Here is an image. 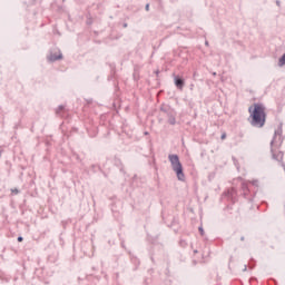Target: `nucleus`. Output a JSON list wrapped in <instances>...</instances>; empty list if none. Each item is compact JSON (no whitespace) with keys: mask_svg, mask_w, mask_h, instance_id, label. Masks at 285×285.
<instances>
[{"mask_svg":"<svg viewBox=\"0 0 285 285\" xmlns=\"http://www.w3.org/2000/svg\"><path fill=\"white\" fill-rule=\"evenodd\" d=\"M248 121L253 128H264L266 126V106L262 102H255L248 107Z\"/></svg>","mask_w":285,"mask_h":285,"instance_id":"obj_1","label":"nucleus"},{"mask_svg":"<svg viewBox=\"0 0 285 285\" xmlns=\"http://www.w3.org/2000/svg\"><path fill=\"white\" fill-rule=\"evenodd\" d=\"M276 146L279 148L282 144H284V137L282 136V127H279L277 130L274 132V137L271 141V153H272V158L275 159V161H282L284 159V151H278L277 154L275 153V148L273 146Z\"/></svg>","mask_w":285,"mask_h":285,"instance_id":"obj_2","label":"nucleus"},{"mask_svg":"<svg viewBox=\"0 0 285 285\" xmlns=\"http://www.w3.org/2000/svg\"><path fill=\"white\" fill-rule=\"evenodd\" d=\"M168 159L171 164V169L176 173L178 181H186V174H184V165H181V160H179V155L170 154Z\"/></svg>","mask_w":285,"mask_h":285,"instance_id":"obj_3","label":"nucleus"},{"mask_svg":"<svg viewBox=\"0 0 285 285\" xmlns=\"http://www.w3.org/2000/svg\"><path fill=\"white\" fill-rule=\"evenodd\" d=\"M223 197L230 202V204L237 203V190L235 188H229L223 193Z\"/></svg>","mask_w":285,"mask_h":285,"instance_id":"obj_4","label":"nucleus"},{"mask_svg":"<svg viewBox=\"0 0 285 285\" xmlns=\"http://www.w3.org/2000/svg\"><path fill=\"white\" fill-rule=\"evenodd\" d=\"M47 59L50 63H55V61H61V59H63V53H61L60 49L55 48L53 51H50L47 56Z\"/></svg>","mask_w":285,"mask_h":285,"instance_id":"obj_5","label":"nucleus"},{"mask_svg":"<svg viewBox=\"0 0 285 285\" xmlns=\"http://www.w3.org/2000/svg\"><path fill=\"white\" fill-rule=\"evenodd\" d=\"M109 68H110V75L108 76L107 80L114 81L115 88L118 89L119 85L117 83V81H115L117 79V65H115V62H110Z\"/></svg>","mask_w":285,"mask_h":285,"instance_id":"obj_6","label":"nucleus"},{"mask_svg":"<svg viewBox=\"0 0 285 285\" xmlns=\"http://www.w3.org/2000/svg\"><path fill=\"white\" fill-rule=\"evenodd\" d=\"M174 77V86L177 88V90H184V87L186 86V79L184 76L180 75H173Z\"/></svg>","mask_w":285,"mask_h":285,"instance_id":"obj_7","label":"nucleus"},{"mask_svg":"<svg viewBox=\"0 0 285 285\" xmlns=\"http://www.w3.org/2000/svg\"><path fill=\"white\" fill-rule=\"evenodd\" d=\"M114 166H116V168H119V171L122 173V175H126V170L124 169V163L117 156L114 157Z\"/></svg>","mask_w":285,"mask_h":285,"instance_id":"obj_8","label":"nucleus"},{"mask_svg":"<svg viewBox=\"0 0 285 285\" xmlns=\"http://www.w3.org/2000/svg\"><path fill=\"white\" fill-rule=\"evenodd\" d=\"M68 110L66 109V106L59 105L58 108L56 109V115L58 117H66Z\"/></svg>","mask_w":285,"mask_h":285,"instance_id":"obj_9","label":"nucleus"},{"mask_svg":"<svg viewBox=\"0 0 285 285\" xmlns=\"http://www.w3.org/2000/svg\"><path fill=\"white\" fill-rule=\"evenodd\" d=\"M59 259V252L55 250L52 254L48 255L47 261L49 264H55Z\"/></svg>","mask_w":285,"mask_h":285,"instance_id":"obj_10","label":"nucleus"},{"mask_svg":"<svg viewBox=\"0 0 285 285\" xmlns=\"http://www.w3.org/2000/svg\"><path fill=\"white\" fill-rule=\"evenodd\" d=\"M87 132H88L89 137H91V139L97 137V135H99V130L97 127L87 128Z\"/></svg>","mask_w":285,"mask_h":285,"instance_id":"obj_11","label":"nucleus"},{"mask_svg":"<svg viewBox=\"0 0 285 285\" xmlns=\"http://www.w3.org/2000/svg\"><path fill=\"white\" fill-rule=\"evenodd\" d=\"M131 259V264H134V271H137L141 264V262L139 261V258H137V256L131 255L130 256Z\"/></svg>","mask_w":285,"mask_h":285,"instance_id":"obj_12","label":"nucleus"},{"mask_svg":"<svg viewBox=\"0 0 285 285\" xmlns=\"http://www.w3.org/2000/svg\"><path fill=\"white\" fill-rule=\"evenodd\" d=\"M242 188H243V195L246 199H248V195L250 194V189L248 188L247 183H242Z\"/></svg>","mask_w":285,"mask_h":285,"instance_id":"obj_13","label":"nucleus"},{"mask_svg":"<svg viewBox=\"0 0 285 285\" xmlns=\"http://www.w3.org/2000/svg\"><path fill=\"white\" fill-rule=\"evenodd\" d=\"M167 117H168V124L170 126H175V124H177V119L175 118V115L171 114H167Z\"/></svg>","mask_w":285,"mask_h":285,"instance_id":"obj_14","label":"nucleus"},{"mask_svg":"<svg viewBox=\"0 0 285 285\" xmlns=\"http://www.w3.org/2000/svg\"><path fill=\"white\" fill-rule=\"evenodd\" d=\"M168 110H170V106L164 104L160 106V112H165V115H168L170 114Z\"/></svg>","mask_w":285,"mask_h":285,"instance_id":"obj_15","label":"nucleus"},{"mask_svg":"<svg viewBox=\"0 0 285 285\" xmlns=\"http://www.w3.org/2000/svg\"><path fill=\"white\" fill-rule=\"evenodd\" d=\"M97 170L102 171V170H101V166H99V165H91V171H92V173H97Z\"/></svg>","mask_w":285,"mask_h":285,"instance_id":"obj_16","label":"nucleus"},{"mask_svg":"<svg viewBox=\"0 0 285 285\" xmlns=\"http://www.w3.org/2000/svg\"><path fill=\"white\" fill-rule=\"evenodd\" d=\"M255 264H257V261L255 258L249 259V268H255Z\"/></svg>","mask_w":285,"mask_h":285,"instance_id":"obj_17","label":"nucleus"},{"mask_svg":"<svg viewBox=\"0 0 285 285\" xmlns=\"http://www.w3.org/2000/svg\"><path fill=\"white\" fill-rule=\"evenodd\" d=\"M232 159L234 161V166L237 168V170H239V161L237 160V158L233 157Z\"/></svg>","mask_w":285,"mask_h":285,"instance_id":"obj_18","label":"nucleus"},{"mask_svg":"<svg viewBox=\"0 0 285 285\" xmlns=\"http://www.w3.org/2000/svg\"><path fill=\"white\" fill-rule=\"evenodd\" d=\"M198 232H199V235H200L202 237H204V235L206 234V232H204V227H203V226H199V227H198Z\"/></svg>","mask_w":285,"mask_h":285,"instance_id":"obj_19","label":"nucleus"},{"mask_svg":"<svg viewBox=\"0 0 285 285\" xmlns=\"http://www.w3.org/2000/svg\"><path fill=\"white\" fill-rule=\"evenodd\" d=\"M268 285H277V281L275 278H269Z\"/></svg>","mask_w":285,"mask_h":285,"instance_id":"obj_20","label":"nucleus"},{"mask_svg":"<svg viewBox=\"0 0 285 285\" xmlns=\"http://www.w3.org/2000/svg\"><path fill=\"white\" fill-rule=\"evenodd\" d=\"M11 193H12V195H19V193H21V190H19V188H12Z\"/></svg>","mask_w":285,"mask_h":285,"instance_id":"obj_21","label":"nucleus"},{"mask_svg":"<svg viewBox=\"0 0 285 285\" xmlns=\"http://www.w3.org/2000/svg\"><path fill=\"white\" fill-rule=\"evenodd\" d=\"M179 245L183 247V248H186V246H188V244L186 243V240L181 239L179 242Z\"/></svg>","mask_w":285,"mask_h":285,"instance_id":"obj_22","label":"nucleus"},{"mask_svg":"<svg viewBox=\"0 0 285 285\" xmlns=\"http://www.w3.org/2000/svg\"><path fill=\"white\" fill-rule=\"evenodd\" d=\"M215 179V173H210L209 175H208V181H212V180H214Z\"/></svg>","mask_w":285,"mask_h":285,"instance_id":"obj_23","label":"nucleus"},{"mask_svg":"<svg viewBox=\"0 0 285 285\" xmlns=\"http://www.w3.org/2000/svg\"><path fill=\"white\" fill-rule=\"evenodd\" d=\"M92 101H94L92 98H87V99H86V104H87L88 106L92 105Z\"/></svg>","mask_w":285,"mask_h":285,"instance_id":"obj_24","label":"nucleus"},{"mask_svg":"<svg viewBox=\"0 0 285 285\" xmlns=\"http://www.w3.org/2000/svg\"><path fill=\"white\" fill-rule=\"evenodd\" d=\"M224 210H233V206L232 205H227Z\"/></svg>","mask_w":285,"mask_h":285,"instance_id":"obj_25","label":"nucleus"},{"mask_svg":"<svg viewBox=\"0 0 285 285\" xmlns=\"http://www.w3.org/2000/svg\"><path fill=\"white\" fill-rule=\"evenodd\" d=\"M147 273H148V275H153V273H155V269H154V268H149V269L147 271Z\"/></svg>","mask_w":285,"mask_h":285,"instance_id":"obj_26","label":"nucleus"},{"mask_svg":"<svg viewBox=\"0 0 285 285\" xmlns=\"http://www.w3.org/2000/svg\"><path fill=\"white\" fill-rule=\"evenodd\" d=\"M17 242L19 243L23 242V236H18Z\"/></svg>","mask_w":285,"mask_h":285,"instance_id":"obj_27","label":"nucleus"},{"mask_svg":"<svg viewBox=\"0 0 285 285\" xmlns=\"http://www.w3.org/2000/svg\"><path fill=\"white\" fill-rule=\"evenodd\" d=\"M145 10L148 12V10H150V4L149 3H147L146 6H145Z\"/></svg>","mask_w":285,"mask_h":285,"instance_id":"obj_28","label":"nucleus"},{"mask_svg":"<svg viewBox=\"0 0 285 285\" xmlns=\"http://www.w3.org/2000/svg\"><path fill=\"white\" fill-rule=\"evenodd\" d=\"M6 165L9 166V168L12 167V164L10 161H8V160L6 161Z\"/></svg>","mask_w":285,"mask_h":285,"instance_id":"obj_29","label":"nucleus"},{"mask_svg":"<svg viewBox=\"0 0 285 285\" xmlns=\"http://www.w3.org/2000/svg\"><path fill=\"white\" fill-rule=\"evenodd\" d=\"M76 159H77V161L81 163V157H79V155H76Z\"/></svg>","mask_w":285,"mask_h":285,"instance_id":"obj_30","label":"nucleus"},{"mask_svg":"<svg viewBox=\"0 0 285 285\" xmlns=\"http://www.w3.org/2000/svg\"><path fill=\"white\" fill-rule=\"evenodd\" d=\"M248 271V266H244L243 273H246Z\"/></svg>","mask_w":285,"mask_h":285,"instance_id":"obj_31","label":"nucleus"},{"mask_svg":"<svg viewBox=\"0 0 285 285\" xmlns=\"http://www.w3.org/2000/svg\"><path fill=\"white\" fill-rule=\"evenodd\" d=\"M150 261L153 262V264H155V256H150Z\"/></svg>","mask_w":285,"mask_h":285,"instance_id":"obj_32","label":"nucleus"},{"mask_svg":"<svg viewBox=\"0 0 285 285\" xmlns=\"http://www.w3.org/2000/svg\"><path fill=\"white\" fill-rule=\"evenodd\" d=\"M245 240H246V237L240 236V242H245Z\"/></svg>","mask_w":285,"mask_h":285,"instance_id":"obj_33","label":"nucleus"},{"mask_svg":"<svg viewBox=\"0 0 285 285\" xmlns=\"http://www.w3.org/2000/svg\"><path fill=\"white\" fill-rule=\"evenodd\" d=\"M121 247L126 248V243H124V240L121 242Z\"/></svg>","mask_w":285,"mask_h":285,"instance_id":"obj_34","label":"nucleus"},{"mask_svg":"<svg viewBox=\"0 0 285 285\" xmlns=\"http://www.w3.org/2000/svg\"><path fill=\"white\" fill-rule=\"evenodd\" d=\"M253 186H257V180H253Z\"/></svg>","mask_w":285,"mask_h":285,"instance_id":"obj_35","label":"nucleus"},{"mask_svg":"<svg viewBox=\"0 0 285 285\" xmlns=\"http://www.w3.org/2000/svg\"><path fill=\"white\" fill-rule=\"evenodd\" d=\"M226 137V134H222L220 138L224 139Z\"/></svg>","mask_w":285,"mask_h":285,"instance_id":"obj_36","label":"nucleus"},{"mask_svg":"<svg viewBox=\"0 0 285 285\" xmlns=\"http://www.w3.org/2000/svg\"><path fill=\"white\" fill-rule=\"evenodd\" d=\"M122 27H124V28H128V23H124Z\"/></svg>","mask_w":285,"mask_h":285,"instance_id":"obj_37","label":"nucleus"},{"mask_svg":"<svg viewBox=\"0 0 285 285\" xmlns=\"http://www.w3.org/2000/svg\"><path fill=\"white\" fill-rule=\"evenodd\" d=\"M155 72H156V76L159 77V70H156Z\"/></svg>","mask_w":285,"mask_h":285,"instance_id":"obj_38","label":"nucleus"},{"mask_svg":"<svg viewBox=\"0 0 285 285\" xmlns=\"http://www.w3.org/2000/svg\"><path fill=\"white\" fill-rule=\"evenodd\" d=\"M144 135H145V136H148V135H150V132H148V131H145V132H144Z\"/></svg>","mask_w":285,"mask_h":285,"instance_id":"obj_39","label":"nucleus"},{"mask_svg":"<svg viewBox=\"0 0 285 285\" xmlns=\"http://www.w3.org/2000/svg\"><path fill=\"white\" fill-rule=\"evenodd\" d=\"M276 6H281V2H279V0H277V1H276Z\"/></svg>","mask_w":285,"mask_h":285,"instance_id":"obj_40","label":"nucleus"},{"mask_svg":"<svg viewBox=\"0 0 285 285\" xmlns=\"http://www.w3.org/2000/svg\"><path fill=\"white\" fill-rule=\"evenodd\" d=\"M145 284H148V278L145 279Z\"/></svg>","mask_w":285,"mask_h":285,"instance_id":"obj_41","label":"nucleus"},{"mask_svg":"<svg viewBox=\"0 0 285 285\" xmlns=\"http://www.w3.org/2000/svg\"><path fill=\"white\" fill-rule=\"evenodd\" d=\"M176 223H177V220H175V218H174L173 224H176Z\"/></svg>","mask_w":285,"mask_h":285,"instance_id":"obj_42","label":"nucleus"},{"mask_svg":"<svg viewBox=\"0 0 285 285\" xmlns=\"http://www.w3.org/2000/svg\"><path fill=\"white\" fill-rule=\"evenodd\" d=\"M194 253L197 254L198 253L197 249H195Z\"/></svg>","mask_w":285,"mask_h":285,"instance_id":"obj_43","label":"nucleus"},{"mask_svg":"<svg viewBox=\"0 0 285 285\" xmlns=\"http://www.w3.org/2000/svg\"><path fill=\"white\" fill-rule=\"evenodd\" d=\"M205 45H207V46H208V41H206V42H205Z\"/></svg>","mask_w":285,"mask_h":285,"instance_id":"obj_44","label":"nucleus"},{"mask_svg":"<svg viewBox=\"0 0 285 285\" xmlns=\"http://www.w3.org/2000/svg\"><path fill=\"white\" fill-rule=\"evenodd\" d=\"M87 23H89V24H90L91 22H90V21H88Z\"/></svg>","mask_w":285,"mask_h":285,"instance_id":"obj_45","label":"nucleus"},{"mask_svg":"<svg viewBox=\"0 0 285 285\" xmlns=\"http://www.w3.org/2000/svg\"><path fill=\"white\" fill-rule=\"evenodd\" d=\"M87 23H89V24H90L91 22H90V21H88Z\"/></svg>","mask_w":285,"mask_h":285,"instance_id":"obj_46","label":"nucleus"},{"mask_svg":"<svg viewBox=\"0 0 285 285\" xmlns=\"http://www.w3.org/2000/svg\"><path fill=\"white\" fill-rule=\"evenodd\" d=\"M271 248H275L274 246H271Z\"/></svg>","mask_w":285,"mask_h":285,"instance_id":"obj_47","label":"nucleus"},{"mask_svg":"<svg viewBox=\"0 0 285 285\" xmlns=\"http://www.w3.org/2000/svg\"><path fill=\"white\" fill-rule=\"evenodd\" d=\"M217 75L216 72H214V76Z\"/></svg>","mask_w":285,"mask_h":285,"instance_id":"obj_48","label":"nucleus"}]
</instances>
